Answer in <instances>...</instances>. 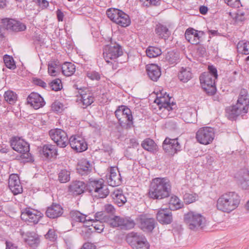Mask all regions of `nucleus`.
I'll list each match as a JSON object with an SVG mask.
<instances>
[{"label": "nucleus", "mask_w": 249, "mask_h": 249, "mask_svg": "<svg viewBox=\"0 0 249 249\" xmlns=\"http://www.w3.org/2000/svg\"><path fill=\"white\" fill-rule=\"evenodd\" d=\"M1 23L5 29L12 31L20 32L26 28L24 24L11 18H3L1 20Z\"/></svg>", "instance_id": "19"}, {"label": "nucleus", "mask_w": 249, "mask_h": 249, "mask_svg": "<svg viewBox=\"0 0 249 249\" xmlns=\"http://www.w3.org/2000/svg\"><path fill=\"white\" fill-rule=\"evenodd\" d=\"M163 149L166 152L173 155L180 150V145L177 139L166 138L162 144Z\"/></svg>", "instance_id": "21"}, {"label": "nucleus", "mask_w": 249, "mask_h": 249, "mask_svg": "<svg viewBox=\"0 0 249 249\" xmlns=\"http://www.w3.org/2000/svg\"><path fill=\"white\" fill-rule=\"evenodd\" d=\"M171 98L167 94L166 92L162 91L160 93L158 94L154 102L157 104L159 109H163L162 111L166 114L173 109V106L175 105L173 102L171 103Z\"/></svg>", "instance_id": "13"}, {"label": "nucleus", "mask_w": 249, "mask_h": 249, "mask_svg": "<svg viewBox=\"0 0 249 249\" xmlns=\"http://www.w3.org/2000/svg\"><path fill=\"white\" fill-rule=\"evenodd\" d=\"M57 17L59 21H62L63 20L64 14L60 10L57 11Z\"/></svg>", "instance_id": "63"}, {"label": "nucleus", "mask_w": 249, "mask_h": 249, "mask_svg": "<svg viewBox=\"0 0 249 249\" xmlns=\"http://www.w3.org/2000/svg\"><path fill=\"white\" fill-rule=\"evenodd\" d=\"M10 145L13 150L22 154L23 158H28L29 145L23 139L19 137H14L10 141Z\"/></svg>", "instance_id": "12"}, {"label": "nucleus", "mask_w": 249, "mask_h": 249, "mask_svg": "<svg viewBox=\"0 0 249 249\" xmlns=\"http://www.w3.org/2000/svg\"><path fill=\"white\" fill-rule=\"evenodd\" d=\"M5 100L10 104H14L17 100V95L12 90H7L4 94Z\"/></svg>", "instance_id": "42"}, {"label": "nucleus", "mask_w": 249, "mask_h": 249, "mask_svg": "<svg viewBox=\"0 0 249 249\" xmlns=\"http://www.w3.org/2000/svg\"><path fill=\"white\" fill-rule=\"evenodd\" d=\"M146 69L149 77L153 81H157L161 75L160 69L156 64H151L147 65Z\"/></svg>", "instance_id": "27"}, {"label": "nucleus", "mask_w": 249, "mask_h": 249, "mask_svg": "<svg viewBox=\"0 0 249 249\" xmlns=\"http://www.w3.org/2000/svg\"><path fill=\"white\" fill-rule=\"evenodd\" d=\"M71 216L73 220L77 222L87 223L88 221L89 222L92 220L89 218H87V216L82 214L78 211L71 212Z\"/></svg>", "instance_id": "36"}, {"label": "nucleus", "mask_w": 249, "mask_h": 249, "mask_svg": "<svg viewBox=\"0 0 249 249\" xmlns=\"http://www.w3.org/2000/svg\"><path fill=\"white\" fill-rule=\"evenodd\" d=\"M91 226L94 227L95 231L98 233H101L104 229L102 222L93 221V223L92 224Z\"/></svg>", "instance_id": "53"}, {"label": "nucleus", "mask_w": 249, "mask_h": 249, "mask_svg": "<svg viewBox=\"0 0 249 249\" xmlns=\"http://www.w3.org/2000/svg\"><path fill=\"white\" fill-rule=\"evenodd\" d=\"M51 139L60 147H65L68 144L67 133L61 129H53L49 131Z\"/></svg>", "instance_id": "16"}, {"label": "nucleus", "mask_w": 249, "mask_h": 249, "mask_svg": "<svg viewBox=\"0 0 249 249\" xmlns=\"http://www.w3.org/2000/svg\"><path fill=\"white\" fill-rule=\"evenodd\" d=\"M3 61L5 66L8 68L10 69H14L15 68V64L12 57L8 55H5L3 56Z\"/></svg>", "instance_id": "48"}, {"label": "nucleus", "mask_w": 249, "mask_h": 249, "mask_svg": "<svg viewBox=\"0 0 249 249\" xmlns=\"http://www.w3.org/2000/svg\"><path fill=\"white\" fill-rule=\"evenodd\" d=\"M105 210L108 213H113L114 212V208L112 205L107 204L105 206Z\"/></svg>", "instance_id": "62"}, {"label": "nucleus", "mask_w": 249, "mask_h": 249, "mask_svg": "<svg viewBox=\"0 0 249 249\" xmlns=\"http://www.w3.org/2000/svg\"><path fill=\"white\" fill-rule=\"evenodd\" d=\"M198 195L196 193H185L183 196L184 201L186 204L194 202L198 199Z\"/></svg>", "instance_id": "46"}, {"label": "nucleus", "mask_w": 249, "mask_h": 249, "mask_svg": "<svg viewBox=\"0 0 249 249\" xmlns=\"http://www.w3.org/2000/svg\"><path fill=\"white\" fill-rule=\"evenodd\" d=\"M146 53L149 58H154L160 55L161 51L159 48L150 46L146 49Z\"/></svg>", "instance_id": "41"}, {"label": "nucleus", "mask_w": 249, "mask_h": 249, "mask_svg": "<svg viewBox=\"0 0 249 249\" xmlns=\"http://www.w3.org/2000/svg\"><path fill=\"white\" fill-rule=\"evenodd\" d=\"M95 221L99 222H107L108 217L105 215V214L102 212L97 213L95 216Z\"/></svg>", "instance_id": "52"}, {"label": "nucleus", "mask_w": 249, "mask_h": 249, "mask_svg": "<svg viewBox=\"0 0 249 249\" xmlns=\"http://www.w3.org/2000/svg\"><path fill=\"white\" fill-rule=\"evenodd\" d=\"M87 75L89 79L92 80H99L100 79V75L99 73L95 71H88Z\"/></svg>", "instance_id": "55"}, {"label": "nucleus", "mask_w": 249, "mask_h": 249, "mask_svg": "<svg viewBox=\"0 0 249 249\" xmlns=\"http://www.w3.org/2000/svg\"><path fill=\"white\" fill-rule=\"evenodd\" d=\"M249 98L247 91L241 89L236 103L226 109L227 116L231 120H236L238 117L246 114L249 109Z\"/></svg>", "instance_id": "1"}, {"label": "nucleus", "mask_w": 249, "mask_h": 249, "mask_svg": "<svg viewBox=\"0 0 249 249\" xmlns=\"http://www.w3.org/2000/svg\"><path fill=\"white\" fill-rule=\"evenodd\" d=\"M171 185L165 178H156L153 180L149 194L154 199H162L169 196Z\"/></svg>", "instance_id": "3"}, {"label": "nucleus", "mask_w": 249, "mask_h": 249, "mask_svg": "<svg viewBox=\"0 0 249 249\" xmlns=\"http://www.w3.org/2000/svg\"><path fill=\"white\" fill-rule=\"evenodd\" d=\"M240 202V197L236 193L229 192L219 196L216 201V207L218 211L228 213L236 209Z\"/></svg>", "instance_id": "2"}, {"label": "nucleus", "mask_w": 249, "mask_h": 249, "mask_svg": "<svg viewBox=\"0 0 249 249\" xmlns=\"http://www.w3.org/2000/svg\"><path fill=\"white\" fill-rule=\"evenodd\" d=\"M70 144L73 149L77 152H81L88 148V145L85 139L80 135H72L69 139Z\"/></svg>", "instance_id": "18"}, {"label": "nucleus", "mask_w": 249, "mask_h": 249, "mask_svg": "<svg viewBox=\"0 0 249 249\" xmlns=\"http://www.w3.org/2000/svg\"><path fill=\"white\" fill-rule=\"evenodd\" d=\"M62 73L66 76L72 75L75 71V65L71 62H65L61 66Z\"/></svg>", "instance_id": "35"}, {"label": "nucleus", "mask_w": 249, "mask_h": 249, "mask_svg": "<svg viewBox=\"0 0 249 249\" xmlns=\"http://www.w3.org/2000/svg\"><path fill=\"white\" fill-rule=\"evenodd\" d=\"M20 234L24 242L32 248H37L40 243L39 236L35 231L24 232L20 231Z\"/></svg>", "instance_id": "17"}, {"label": "nucleus", "mask_w": 249, "mask_h": 249, "mask_svg": "<svg viewBox=\"0 0 249 249\" xmlns=\"http://www.w3.org/2000/svg\"><path fill=\"white\" fill-rule=\"evenodd\" d=\"M6 249H19L16 245L11 242H6Z\"/></svg>", "instance_id": "61"}, {"label": "nucleus", "mask_w": 249, "mask_h": 249, "mask_svg": "<svg viewBox=\"0 0 249 249\" xmlns=\"http://www.w3.org/2000/svg\"><path fill=\"white\" fill-rule=\"evenodd\" d=\"M227 4L231 7H238L240 4L239 0H225Z\"/></svg>", "instance_id": "57"}, {"label": "nucleus", "mask_w": 249, "mask_h": 249, "mask_svg": "<svg viewBox=\"0 0 249 249\" xmlns=\"http://www.w3.org/2000/svg\"><path fill=\"white\" fill-rule=\"evenodd\" d=\"M28 103L35 109H37L44 106L45 103L43 98L38 93L33 92L28 98Z\"/></svg>", "instance_id": "25"}, {"label": "nucleus", "mask_w": 249, "mask_h": 249, "mask_svg": "<svg viewBox=\"0 0 249 249\" xmlns=\"http://www.w3.org/2000/svg\"><path fill=\"white\" fill-rule=\"evenodd\" d=\"M58 179L61 183H66L70 179V171L64 169L62 170L58 174Z\"/></svg>", "instance_id": "44"}, {"label": "nucleus", "mask_w": 249, "mask_h": 249, "mask_svg": "<svg viewBox=\"0 0 249 249\" xmlns=\"http://www.w3.org/2000/svg\"><path fill=\"white\" fill-rule=\"evenodd\" d=\"M165 59L170 64H174L179 59L178 54L173 51L169 52L167 53Z\"/></svg>", "instance_id": "47"}, {"label": "nucleus", "mask_w": 249, "mask_h": 249, "mask_svg": "<svg viewBox=\"0 0 249 249\" xmlns=\"http://www.w3.org/2000/svg\"><path fill=\"white\" fill-rule=\"evenodd\" d=\"M42 153L46 158H50L57 155V150L54 145H44L42 148Z\"/></svg>", "instance_id": "32"}, {"label": "nucleus", "mask_w": 249, "mask_h": 249, "mask_svg": "<svg viewBox=\"0 0 249 249\" xmlns=\"http://www.w3.org/2000/svg\"><path fill=\"white\" fill-rule=\"evenodd\" d=\"M155 32L160 37L165 39L168 37L170 35V32L167 27L160 24L157 25Z\"/></svg>", "instance_id": "37"}, {"label": "nucleus", "mask_w": 249, "mask_h": 249, "mask_svg": "<svg viewBox=\"0 0 249 249\" xmlns=\"http://www.w3.org/2000/svg\"><path fill=\"white\" fill-rule=\"evenodd\" d=\"M88 185L89 191L96 197L105 198L109 194L107 187L102 178L90 180Z\"/></svg>", "instance_id": "9"}, {"label": "nucleus", "mask_w": 249, "mask_h": 249, "mask_svg": "<svg viewBox=\"0 0 249 249\" xmlns=\"http://www.w3.org/2000/svg\"><path fill=\"white\" fill-rule=\"evenodd\" d=\"M178 76L181 81L184 83L187 82L193 76L191 69L188 67H182L178 73Z\"/></svg>", "instance_id": "34"}, {"label": "nucleus", "mask_w": 249, "mask_h": 249, "mask_svg": "<svg viewBox=\"0 0 249 249\" xmlns=\"http://www.w3.org/2000/svg\"><path fill=\"white\" fill-rule=\"evenodd\" d=\"M91 165L89 162L86 159L81 160L77 166L78 172L82 175H87L91 171Z\"/></svg>", "instance_id": "30"}, {"label": "nucleus", "mask_w": 249, "mask_h": 249, "mask_svg": "<svg viewBox=\"0 0 249 249\" xmlns=\"http://www.w3.org/2000/svg\"><path fill=\"white\" fill-rule=\"evenodd\" d=\"M51 87L53 90L55 91L60 90L62 87L61 80L57 79L53 81L51 83Z\"/></svg>", "instance_id": "49"}, {"label": "nucleus", "mask_w": 249, "mask_h": 249, "mask_svg": "<svg viewBox=\"0 0 249 249\" xmlns=\"http://www.w3.org/2000/svg\"><path fill=\"white\" fill-rule=\"evenodd\" d=\"M169 209H178L181 208L182 204L180 199L176 196H173L170 198L169 202Z\"/></svg>", "instance_id": "43"}, {"label": "nucleus", "mask_w": 249, "mask_h": 249, "mask_svg": "<svg viewBox=\"0 0 249 249\" xmlns=\"http://www.w3.org/2000/svg\"><path fill=\"white\" fill-rule=\"evenodd\" d=\"M208 72H205L200 76L199 80L202 88L209 94L215 93V80L217 78L216 69L213 66H209Z\"/></svg>", "instance_id": "4"}, {"label": "nucleus", "mask_w": 249, "mask_h": 249, "mask_svg": "<svg viewBox=\"0 0 249 249\" xmlns=\"http://www.w3.org/2000/svg\"><path fill=\"white\" fill-rule=\"evenodd\" d=\"M79 93L81 96V100L84 106L88 107L93 102V98L88 89H80Z\"/></svg>", "instance_id": "31"}, {"label": "nucleus", "mask_w": 249, "mask_h": 249, "mask_svg": "<svg viewBox=\"0 0 249 249\" xmlns=\"http://www.w3.org/2000/svg\"><path fill=\"white\" fill-rule=\"evenodd\" d=\"M127 242L134 249H149V244L145 237L137 233H131L126 238Z\"/></svg>", "instance_id": "10"}, {"label": "nucleus", "mask_w": 249, "mask_h": 249, "mask_svg": "<svg viewBox=\"0 0 249 249\" xmlns=\"http://www.w3.org/2000/svg\"><path fill=\"white\" fill-rule=\"evenodd\" d=\"M39 3V5L43 8H46L49 5V2L46 0H42L41 1H40Z\"/></svg>", "instance_id": "64"}, {"label": "nucleus", "mask_w": 249, "mask_h": 249, "mask_svg": "<svg viewBox=\"0 0 249 249\" xmlns=\"http://www.w3.org/2000/svg\"><path fill=\"white\" fill-rule=\"evenodd\" d=\"M85 188V184L83 181H75L72 182L69 187V191L74 195H80Z\"/></svg>", "instance_id": "28"}, {"label": "nucleus", "mask_w": 249, "mask_h": 249, "mask_svg": "<svg viewBox=\"0 0 249 249\" xmlns=\"http://www.w3.org/2000/svg\"><path fill=\"white\" fill-rule=\"evenodd\" d=\"M115 203L121 206L126 202V198L120 190H116L111 195Z\"/></svg>", "instance_id": "33"}, {"label": "nucleus", "mask_w": 249, "mask_h": 249, "mask_svg": "<svg viewBox=\"0 0 249 249\" xmlns=\"http://www.w3.org/2000/svg\"><path fill=\"white\" fill-rule=\"evenodd\" d=\"M115 113L122 127L128 129L132 126L133 117L131 111L129 108L122 106L117 109Z\"/></svg>", "instance_id": "8"}, {"label": "nucleus", "mask_w": 249, "mask_h": 249, "mask_svg": "<svg viewBox=\"0 0 249 249\" xmlns=\"http://www.w3.org/2000/svg\"><path fill=\"white\" fill-rule=\"evenodd\" d=\"M237 48L239 52L245 54H249V42L240 41L237 44Z\"/></svg>", "instance_id": "45"}, {"label": "nucleus", "mask_w": 249, "mask_h": 249, "mask_svg": "<svg viewBox=\"0 0 249 249\" xmlns=\"http://www.w3.org/2000/svg\"><path fill=\"white\" fill-rule=\"evenodd\" d=\"M107 181L108 184L112 187L119 186L121 184V177L117 168L115 167L110 168Z\"/></svg>", "instance_id": "23"}, {"label": "nucleus", "mask_w": 249, "mask_h": 249, "mask_svg": "<svg viewBox=\"0 0 249 249\" xmlns=\"http://www.w3.org/2000/svg\"><path fill=\"white\" fill-rule=\"evenodd\" d=\"M165 125L167 128L174 129L176 127V122L173 120H170L166 122Z\"/></svg>", "instance_id": "58"}, {"label": "nucleus", "mask_w": 249, "mask_h": 249, "mask_svg": "<svg viewBox=\"0 0 249 249\" xmlns=\"http://www.w3.org/2000/svg\"><path fill=\"white\" fill-rule=\"evenodd\" d=\"M52 109L54 111L60 112L64 109V105L60 102L55 101L52 104Z\"/></svg>", "instance_id": "50"}, {"label": "nucleus", "mask_w": 249, "mask_h": 249, "mask_svg": "<svg viewBox=\"0 0 249 249\" xmlns=\"http://www.w3.org/2000/svg\"><path fill=\"white\" fill-rule=\"evenodd\" d=\"M107 15L111 20L122 27H127L130 24L129 16L118 9H108Z\"/></svg>", "instance_id": "7"}, {"label": "nucleus", "mask_w": 249, "mask_h": 249, "mask_svg": "<svg viewBox=\"0 0 249 249\" xmlns=\"http://www.w3.org/2000/svg\"><path fill=\"white\" fill-rule=\"evenodd\" d=\"M184 221L189 229L197 231L204 226L206 220L201 213L195 211H190L184 214Z\"/></svg>", "instance_id": "5"}, {"label": "nucleus", "mask_w": 249, "mask_h": 249, "mask_svg": "<svg viewBox=\"0 0 249 249\" xmlns=\"http://www.w3.org/2000/svg\"><path fill=\"white\" fill-rule=\"evenodd\" d=\"M104 57L107 63L112 65V69H117L116 59L123 54V50L119 44H111L106 46L104 52Z\"/></svg>", "instance_id": "6"}, {"label": "nucleus", "mask_w": 249, "mask_h": 249, "mask_svg": "<svg viewBox=\"0 0 249 249\" xmlns=\"http://www.w3.org/2000/svg\"><path fill=\"white\" fill-rule=\"evenodd\" d=\"M45 237L51 241H55L56 239V235L54 230L50 229L45 234Z\"/></svg>", "instance_id": "54"}, {"label": "nucleus", "mask_w": 249, "mask_h": 249, "mask_svg": "<svg viewBox=\"0 0 249 249\" xmlns=\"http://www.w3.org/2000/svg\"><path fill=\"white\" fill-rule=\"evenodd\" d=\"M60 68L58 62L51 61L48 64V72L52 76H56L59 72Z\"/></svg>", "instance_id": "39"}, {"label": "nucleus", "mask_w": 249, "mask_h": 249, "mask_svg": "<svg viewBox=\"0 0 249 249\" xmlns=\"http://www.w3.org/2000/svg\"><path fill=\"white\" fill-rule=\"evenodd\" d=\"M157 220L162 224H169L172 221L171 210L167 208L160 209L157 214Z\"/></svg>", "instance_id": "24"}, {"label": "nucleus", "mask_w": 249, "mask_h": 249, "mask_svg": "<svg viewBox=\"0 0 249 249\" xmlns=\"http://www.w3.org/2000/svg\"><path fill=\"white\" fill-rule=\"evenodd\" d=\"M33 81L35 84L42 88H45L46 86V84L40 79L35 78Z\"/></svg>", "instance_id": "60"}, {"label": "nucleus", "mask_w": 249, "mask_h": 249, "mask_svg": "<svg viewBox=\"0 0 249 249\" xmlns=\"http://www.w3.org/2000/svg\"><path fill=\"white\" fill-rule=\"evenodd\" d=\"M43 215V214L37 210L26 208L22 210L20 217L26 222L36 224L38 222Z\"/></svg>", "instance_id": "15"}, {"label": "nucleus", "mask_w": 249, "mask_h": 249, "mask_svg": "<svg viewBox=\"0 0 249 249\" xmlns=\"http://www.w3.org/2000/svg\"><path fill=\"white\" fill-rule=\"evenodd\" d=\"M155 220L153 218L142 217L140 219V227L144 231H151L154 228Z\"/></svg>", "instance_id": "29"}, {"label": "nucleus", "mask_w": 249, "mask_h": 249, "mask_svg": "<svg viewBox=\"0 0 249 249\" xmlns=\"http://www.w3.org/2000/svg\"><path fill=\"white\" fill-rule=\"evenodd\" d=\"M204 35L203 31H197L193 28H189L185 33L186 39L192 44H198L200 43L202 37Z\"/></svg>", "instance_id": "20"}, {"label": "nucleus", "mask_w": 249, "mask_h": 249, "mask_svg": "<svg viewBox=\"0 0 249 249\" xmlns=\"http://www.w3.org/2000/svg\"><path fill=\"white\" fill-rule=\"evenodd\" d=\"M80 249H96L95 246L89 242L85 243Z\"/></svg>", "instance_id": "59"}, {"label": "nucleus", "mask_w": 249, "mask_h": 249, "mask_svg": "<svg viewBox=\"0 0 249 249\" xmlns=\"http://www.w3.org/2000/svg\"><path fill=\"white\" fill-rule=\"evenodd\" d=\"M107 223L113 228L119 227L122 229H130L135 226L132 220L124 218L118 216H114L107 218Z\"/></svg>", "instance_id": "14"}, {"label": "nucleus", "mask_w": 249, "mask_h": 249, "mask_svg": "<svg viewBox=\"0 0 249 249\" xmlns=\"http://www.w3.org/2000/svg\"><path fill=\"white\" fill-rule=\"evenodd\" d=\"M233 18L236 22H242L245 20V13L244 12L239 10L235 14V16L233 17Z\"/></svg>", "instance_id": "51"}, {"label": "nucleus", "mask_w": 249, "mask_h": 249, "mask_svg": "<svg viewBox=\"0 0 249 249\" xmlns=\"http://www.w3.org/2000/svg\"><path fill=\"white\" fill-rule=\"evenodd\" d=\"M142 146L144 149L150 152H154L157 149L156 144L150 139L144 140L142 143Z\"/></svg>", "instance_id": "40"}, {"label": "nucleus", "mask_w": 249, "mask_h": 249, "mask_svg": "<svg viewBox=\"0 0 249 249\" xmlns=\"http://www.w3.org/2000/svg\"><path fill=\"white\" fill-rule=\"evenodd\" d=\"M214 138V130L210 127H203L199 129L196 134L197 141L201 144L211 143Z\"/></svg>", "instance_id": "11"}, {"label": "nucleus", "mask_w": 249, "mask_h": 249, "mask_svg": "<svg viewBox=\"0 0 249 249\" xmlns=\"http://www.w3.org/2000/svg\"><path fill=\"white\" fill-rule=\"evenodd\" d=\"M8 186L14 195L20 194L22 192V187L17 174H13L10 176Z\"/></svg>", "instance_id": "22"}, {"label": "nucleus", "mask_w": 249, "mask_h": 249, "mask_svg": "<svg viewBox=\"0 0 249 249\" xmlns=\"http://www.w3.org/2000/svg\"><path fill=\"white\" fill-rule=\"evenodd\" d=\"M142 5L145 6L150 5H156L159 1V0H140Z\"/></svg>", "instance_id": "56"}, {"label": "nucleus", "mask_w": 249, "mask_h": 249, "mask_svg": "<svg viewBox=\"0 0 249 249\" xmlns=\"http://www.w3.org/2000/svg\"><path fill=\"white\" fill-rule=\"evenodd\" d=\"M63 213L62 207L57 204H53L47 208L46 212L47 216L51 218H57L60 216Z\"/></svg>", "instance_id": "26"}, {"label": "nucleus", "mask_w": 249, "mask_h": 249, "mask_svg": "<svg viewBox=\"0 0 249 249\" xmlns=\"http://www.w3.org/2000/svg\"><path fill=\"white\" fill-rule=\"evenodd\" d=\"M184 121L187 123H192L195 118V111L193 109H188L181 114Z\"/></svg>", "instance_id": "38"}]
</instances>
